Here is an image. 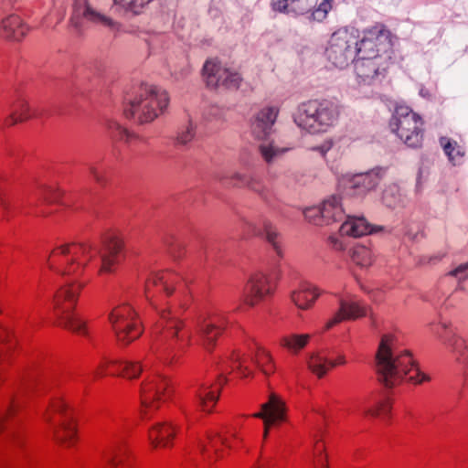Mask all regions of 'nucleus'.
Here are the masks:
<instances>
[{
    "mask_svg": "<svg viewBox=\"0 0 468 468\" xmlns=\"http://www.w3.org/2000/svg\"><path fill=\"white\" fill-rule=\"evenodd\" d=\"M357 57L358 58L355 62V70L357 77L364 82L373 80L382 71H385L390 65V62H387L384 65L383 60L367 56Z\"/></svg>",
    "mask_w": 468,
    "mask_h": 468,
    "instance_id": "c85d7f7f",
    "label": "nucleus"
},
{
    "mask_svg": "<svg viewBox=\"0 0 468 468\" xmlns=\"http://www.w3.org/2000/svg\"><path fill=\"white\" fill-rule=\"evenodd\" d=\"M171 307L159 310V320L153 328L154 339L147 357L142 361L119 360L118 377L133 380L151 370L150 356L165 366L176 364L192 344V332Z\"/></svg>",
    "mask_w": 468,
    "mask_h": 468,
    "instance_id": "f03ea898",
    "label": "nucleus"
},
{
    "mask_svg": "<svg viewBox=\"0 0 468 468\" xmlns=\"http://www.w3.org/2000/svg\"><path fill=\"white\" fill-rule=\"evenodd\" d=\"M90 174L94 179V181L99 184L100 186H106L109 182L108 177V172L106 168L98 165H92L89 168Z\"/></svg>",
    "mask_w": 468,
    "mask_h": 468,
    "instance_id": "09e8293b",
    "label": "nucleus"
},
{
    "mask_svg": "<svg viewBox=\"0 0 468 468\" xmlns=\"http://www.w3.org/2000/svg\"><path fill=\"white\" fill-rule=\"evenodd\" d=\"M28 27L17 15L5 17L0 24V36L9 41H20L27 34Z\"/></svg>",
    "mask_w": 468,
    "mask_h": 468,
    "instance_id": "7c9ffc66",
    "label": "nucleus"
},
{
    "mask_svg": "<svg viewBox=\"0 0 468 468\" xmlns=\"http://www.w3.org/2000/svg\"><path fill=\"white\" fill-rule=\"evenodd\" d=\"M77 17H82L86 21L107 28L113 33L119 32L121 29V25L118 22L92 7L87 0H77L72 20L74 21Z\"/></svg>",
    "mask_w": 468,
    "mask_h": 468,
    "instance_id": "393cba45",
    "label": "nucleus"
},
{
    "mask_svg": "<svg viewBox=\"0 0 468 468\" xmlns=\"http://www.w3.org/2000/svg\"><path fill=\"white\" fill-rule=\"evenodd\" d=\"M43 420L51 426L57 443L65 447H71L76 443L77 421L73 409L65 396L56 394L50 399L48 407L43 413Z\"/></svg>",
    "mask_w": 468,
    "mask_h": 468,
    "instance_id": "20e7f679",
    "label": "nucleus"
},
{
    "mask_svg": "<svg viewBox=\"0 0 468 468\" xmlns=\"http://www.w3.org/2000/svg\"><path fill=\"white\" fill-rule=\"evenodd\" d=\"M440 144L443 148L445 154L453 165H459L464 156L463 146L448 137H441Z\"/></svg>",
    "mask_w": 468,
    "mask_h": 468,
    "instance_id": "e433bc0d",
    "label": "nucleus"
},
{
    "mask_svg": "<svg viewBox=\"0 0 468 468\" xmlns=\"http://www.w3.org/2000/svg\"><path fill=\"white\" fill-rule=\"evenodd\" d=\"M194 134V129L192 125H189L186 127V131H183L178 133L176 138L177 143L180 144H186L193 139Z\"/></svg>",
    "mask_w": 468,
    "mask_h": 468,
    "instance_id": "3c124183",
    "label": "nucleus"
},
{
    "mask_svg": "<svg viewBox=\"0 0 468 468\" xmlns=\"http://www.w3.org/2000/svg\"><path fill=\"white\" fill-rule=\"evenodd\" d=\"M344 209L338 196H331L325 199L320 207H310L303 211V215L310 222L330 224L344 218Z\"/></svg>",
    "mask_w": 468,
    "mask_h": 468,
    "instance_id": "5701e85b",
    "label": "nucleus"
},
{
    "mask_svg": "<svg viewBox=\"0 0 468 468\" xmlns=\"http://www.w3.org/2000/svg\"><path fill=\"white\" fill-rule=\"evenodd\" d=\"M389 127L410 147H419L423 139V121L409 106L397 105Z\"/></svg>",
    "mask_w": 468,
    "mask_h": 468,
    "instance_id": "9d476101",
    "label": "nucleus"
},
{
    "mask_svg": "<svg viewBox=\"0 0 468 468\" xmlns=\"http://www.w3.org/2000/svg\"><path fill=\"white\" fill-rule=\"evenodd\" d=\"M218 369L220 374L213 380H207L200 383L195 389L198 409L207 414L214 412L215 407L224 385L228 382L227 374H233L234 366H229L224 358L219 362Z\"/></svg>",
    "mask_w": 468,
    "mask_h": 468,
    "instance_id": "2eb2a0df",
    "label": "nucleus"
},
{
    "mask_svg": "<svg viewBox=\"0 0 468 468\" xmlns=\"http://www.w3.org/2000/svg\"><path fill=\"white\" fill-rule=\"evenodd\" d=\"M398 339L393 334L382 335L376 355L378 379L386 387L391 388L402 382L421 384L430 377L421 372L411 353L396 348Z\"/></svg>",
    "mask_w": 468,
    "mask_h": 468,
    "instance_id": "7ed1b4c3",
    "label": "nucleus"
},
{
    "mask_svg": "<svg viewBox=\"0 0 468 468\" xmlns=\"http://www.w3.org/2000/svg\"><path fill=\"white\" fill-rule=\"evenodd\" d=\"M252 416L263 420V438L266 439L269 430L272 426L280 425L286 420L287 408L281 396L276 393H271L268 400L261 405V410Z\"/></svg>",
    "mask_w": 468,
    "mask_h": 468,
    "instance_id": "4be33fe9",
    "label": "nucleus"
},
{
    "mask_svg": "<svg viewBox=\"0 0 468 468\" xmlns=\"http://www.w3.org/2000/svg\"><path fill=\"white\" fill-rule=\"evenodd\" d=\"M231 441L227 435L209 432L203 438L199 439L197 443L198 451L202 459L208 465H212L218 460L224 458L227 451L233 446V441L237 440L235 435H232Z\"/></svg>",
    "mask_w": 468,
    "mask_h": 468,
    "instance_id": "aec40b11",
    "label": "nucleus"
},
{
    "mask_svg": "<svg viewBox=\"0 0 468 468\" xmlns=\"http://www.w3.org/2000/svg\"><path fill=\"white\" fill-rule=\"evenodd\" d=\"M125 259V243L119 234L105 236L101 247L91 241L68 242L56 246L47 259L48 268L70 281L59 286L52 298L53 314L58 326L89 337L90 322L76 314L83 289L96 270L98 276L112 274Z\"/></svg>",
    "mask_w": 468,
    "mask_h": 468,
    "instance_id": "f257e3e1",
    "label": "nucleus"
},
{
    "mask_svg": "<svg viewBox=\"0 0 468 468\" xmlns=\"http://www.w3.org/2000/svg\"><path fill=\"white\" fill-rule=\"evenodd\" d=\"M338 116L339 108L335 103L313 100L301 105L296 122L310 133H320L334 125Z\"/></svg>",
    "mask_w": 468,
    "mask_h": 468,
    "instance_id": "0eeeda50",
    "label": "nucleus"
},
{
    "mask_svg": "<svg viewBox=\"0 0 468 468\" xmlns=\"http://www.w3.org/2000/svg\"><path fill=\"white\" fill-rule=\"evenodd\" d=\"M179 280V275L170 270L152 271L144 283L146 300L157 309L159 299L171 295Z\"/></svg>",
    "mask_w": 468,
    "mask_h": 468,
    "instance_id": "f3484780",
    "label": "nucleus"
},
{
    "mask_svg": "<svg viewBox=\"0 0 468 468\" xmlns=\"http://www.w3.org/2000/svg\"><path fill=\"white\" fill-rule=\"evenodd\" d=\"M167 91L157 86H147L124 109V115L138 123L153 122L168 107Z\"/></svg>",
    "mask_w": 468,
    "mask_h": 468,
    "instance_id": "423d86ee",
    "label": "nucleus"
},
{
    "mask_svg": "<svg viewBox=\"0 0 468 468\" xmlns=\"http://www.w3.org/2000/svg\"><path fill=\"white\" fill-rule=\"evenodd\" d=\"M31 116L32 112L28 101L25 99H21L14 105L13 112L5 119L4 125L10 127L17 122L29 119Z\"/></svg>",
    "mask_w": 468,
    "mask_h": 468,
    "instance_id": "c9c22d12",
    "label": "nucleus"
},
{
    "mask_svg": "<svg viewBox=\"0 0 468 468\" xmlns=\"http://www.w3.org/2000/svg\"><path fill=\"white\" fill-rule=\"evenodd\" d=\"M343 236L344 235H341V232L339 231V235H332L328 238L329 245L333 250L340 251L346 249V244Z\"/></svg>",
    "mask_w": 468,
    "mask_h": 468,
    "instance_id": "8fccbe9b",
    "label": "nucleus"
},
{
    "mask_svg": "<svg viewBox=\"0 0 468 468\" xmlns=\"http://www.w3.org/2000/svg\"><path fill=\"white\" fill-rule=\"evenodd\" d=\"M453 280L455 288L446 299V303L450 305L455 300H463V294L468 298V262L459 264L441 278L439 287L443 293Z\"/></svg>",
    "mask_w": 468,
    "mask_h": 468,
    "instance_id": "b1692460",
    "label": "nucleus"
},
{
    "mask_svg": "<svg viewBox=\"0 0 468 468\" xmlns=\"http://www.w3.org/2000/svg\"><path fill=\"white\" fill-rule=\"evenodd\" d=\"M393 55V36L383 24H376L364 31L360 42H357V56L383 60V64L391 63Z\"/></svg>",
    "mask_w": 468,
    "mask_h": 468,
    "instance_id": "1a4fd4ad",
    "label": "nucleus"
},
{
    "mask_svg": "<svg viewBox=\"0 0 468 468\" xmlns=\"http://www.w3.org/2000/svg\"><path fill=\"white\" fill-rule=\"evenodd\" d=\"M263 232L266 236V240L271 245L273 250L279 257L282 256V247L281 236L277 232L275 227L270 222H263Z\"/></svg>",
    "mask_w": 468,
    "mask_h": 468,
    "instance_id": "a19ab883",
    "label": "nucleus"
},
{
    "mask_svg": "<svg viewBox=\"0 0 468 468\" xmlns=\"http://www.w3.org/2000/svg\"><path fill=\"white\" fill-rule=\"evenodd\" d=\"M277 282L272 275L257 271L252 273L244 289L243 302L254 307L261 302L271 298L276 291Z\"/></svg>",
    "mask_w": 468,
    "mask_h": 468,
    "instance_id": "a211bd4d",
    "label": "nucleus"
},
{
    "mask_svg": "<svg viewBox=\"0 0 468 468\" xmlns=\"http://www.w3.org/2000/svg\"><path fill=\"white\" fill-rule=\"evenodd\" d=\"M275 12L306 16L310 21L323 22L332 9L331 0H271Z\"/></svg>",
    "mask_w": 468,
    "mask_h": 468,
    "instance_id": "ddd939ff",
    "label": "nucleus"
},
{
    "mask_svg": "<svg viewBox=\"0 0 468 468\" xmlns=\"http://www.w3.org/2000/svg\"><path fill=\"white\" fill-rule=\"evenodd\" d=\"M378 183L376 175L366 173L358 174L348 180L347 187L355 196H362L373 189Z\"/></svg>",
    "mask_w": 468,
    "mask_h": 468,
    "instance_id": "f704fd0d",
    "label": "nucleus"
},
{
    "mask_svg": "<svg viewBox=\"0 0 468 468\" xmlns=\"http://www.w3.org/2000/svg\"><path fill=\"white\" fill-rule=\"evenodd\" d=\"M153 0H113L114 5L133 15L141 14Z\"/></svg>",
    "mask_w": 468,
    "mask_h": 468,
    "instance_id": "37998d69",
    "label": "nucleus"
},
{
    "mask_svg": "<svg viewBox=\"0 0 468 468\" xmlns=\"http://www.w3.org/2000/svg\"><path fill=\"white\" fill-rule=\"evenodd\" d=\"M279 109L265 107L256 115L251 129L253 135L259 140H266L271 133V127L278 116Z\"/></svg>",
    "mask_w": 468,
    "mask_h": 468,
    "instance_id": "c756f323",
    "label": "nucleus"
},
{
    "mask_svg": "<svg viewBox=\"0 0 468 468\" xmlns=\"http://www.w3.org/2000/svg\"><path fill=\"white\" fill-rule=\"evenodd\" d=\"M332 148V142L326 141L323 144L313 148L314 151H317L321 154V155L324 156L325 154Z\"/></svg>",
    "mask_w": 468,
    "mask_h": 468,
    "instance_id": "864d4df0",
    "label": "nucleus"
},
{
    "mask_svg": "<svg viewBox=\"0 0 468 468\" xmlns=\"http://www.w3.org/2000/svg\"><path fill=\"white\" fill-rule=\"evenodd\" d=\"M320 290L309 282L301 283L291 293L292 302L302 310L310 309L320 296Z\"/></svg>",
    "mask_w": 468,
    "mask_h": 468,
    "instance_id": "2f4dec72",
    "label": "nucleus"
},
{
    "mask_svg": "<svg viewBox=\"0 0 468 468\" xmlns=\"http://www.w3.org/2000/svg\"><path fill=\"white\" fill-rule=\"evenodd\" d=\"M314 468H328L327 455L325 453V442L323 439H317L313 449Z\"/></svg>",
    "mask_w": 468,
    "mask_h": 468,
    "instance_id": "79ce46f5",
    "label": "nucleus"
},
{
    "mask_svg": "<svg viewBox=\"0 0 468 468\" xmlns=\"http://www.w3.org/2000/svg\"><path fill=\"white\" fill-rule=\"evenodd\" d=\"M346 363L344 355L339 354L335 357H330L325 350L311 352L306 356L308 369L318 378H324L334 367Z\"/></svg>",
    "mask_w": 468,
    "mask_h": 468,
    "instance_id": "bb28decb",
    "label": "nucleus"
},
{
    "mask_svg": "<svg viewBox=\"0 0 468 468\" xmlns=\"http://www.w3.org/2000/svg\"><path fill=\"white\" fill-rule=\"evenodd\" d=\"M383 201L388 205V206H392V202L390 200H388V191H386L383 195Z\"/></svg>",
    "mask_w": 468,
    "mask_h": 468,
    "instance_id": "6e6d98bb",
    "label": "nucleus"
},
{
    "mask_svg": "<svg viewBox=\"0 0 468 468\" xmlns=\"http://www.w3.org/2000/svg\"><path fill=\"white\" fill-rule=\"evenodd\" d=\"M230 184L235 186H249L255 191H259V188L252 182L250 176L241 173H232L229 176Z\"/></svg>",
    "mask_w": 468,
    "mask_h": 468,
    "instance_id": "de8ad7c7",
    "label": "nucleus"
},
{
    "mask_svg": "<svg viewBox=\"0 0 468 468\" xmlns=\"http://www.w3.org/2000/svg\"><path fill=\"white\" fill-rule=\"evenodd\" d=\"M180 426L171 420L154 422L147 431V440L153 450L170 449L174 446Z\"/></svg>",
    "mask_w": 468,
    "mask_h": 468,
    "instance_id": "412c9836",
    "label": "nucleus"
},
{
    "mask_svg": "<svg viewBox=\"0 0 468 468\" xmlns=\"http://www.w3.org/2000/svg\"><path fill=\"white\" fill-rule=\"evenodd\" d=\"M449 345L452 347V351L458 361L463 363L468 361V343L465 339L458 335H453Z\"/></svg>",
    "mask_w": 468,
    "mask_h": 468,
    "instance_id": "c03bdc74",
    "label": "nucleus"
},
{
    "mask_svg": "<svg viewBox=\"0 0 468 468\" xmlns=\"http://www.w3.org/2000/svg\"><path fill=\"white\" fill-rule=\"evenodd\" d=\"M391 410V400L388 398H381L367 405L364 409L365 414L370 417H388Z\"/></svg>",
    "mask_w": 468,
    "mask_h": 468,
    "instance_id": "58836bf2",
    "label": "nucleus"
},
{
    "mask_svg": "<svg viewBox=\"0 0 468 468\" xmlns=\"http://www.w3.org/2000/svg\"><path fill=\"white\" fill-rule=\"evenodd\" d=\"M140 414L143 420H151L167 402L174 387L170 377L151 369L143 378L139 389Z\"/></svg>",
    "mask_w": 468,
    "mask_h": 468,
    "instance_id": "39448f33",
    "label": "nucleus"
},
{
    "mask_svg": "<svg viewBox=\"0 0 468 468\" xmlns=\"http://www.w3.org/2000/svg\"><path fill=\"white\" fill-rule=\"evenodd\" d=\"M5 179L4 176L0 174V206L5 212H9L10 210V203L5 198Z\"/></svg>",
    "mask_w": 468,
    "mask_h": 468,
    "instance_id": "603ef678",
    "label": "nucleus"
},
{
    "mask_svg": "<svg viewBox=\"0 0 468 468\" xmlns=\"http://www.w3.org/2000/svg\"><path fill=\"white\" fill-rule=\"evenodd\" d=\"M310 334L288 333L279 339V346L293 356L299 355L309 345Z\"/></svg>",
    "mask_w": 468,
    "mask_h": 468,
    "instance_id": "72a5a7b5",
    "label": "nucleus"
},
{
    "mask_svg": "<svg viewBox=\"0 0 468 468\" xmlns=\"http://www.w3.org/2000/svg\"><path fill=\"white\" fill-rule=\"evenodd\" d=\"M325 54L335 67L344 68L357 55V37L346 28L336 30L330 37Z\"/></svg>",
    "mask_w": 468,
    "mask_h": 468,
    "instance_id": "4468645a",
    "label": "nucleus"
},
{
    "mask_svg": "<svg viewBox=\"0 0 468 468\" xmlns=\"http://www.w3.org/2000/svg\"><path fill=\"white\" fill-rule=\"evenodd\" d=\"M108 319L118 343L122 346L130 345L144 333L143 323L138 313L128 303L114 306Z\"/></svg>",
    "mask_w": 468,
    "mask_h": 468,
    "instance_id": "6e6552de",
    "label": "nucleus"
},
{
    "mask_svg": "<svg viewBox=\"0 0 468 468\" xmlns=\"http://www.w3.org/2000/svg\"><path fill=\"white\" fill-rule=\"evenodd\" d=\"M374 228L364 217L348 216L341 225L339 231L341 235L358 238L374 232Z\"/></svg>",
    "mask_w": 468,
    "mask_h": 468,
    "instance_id": "473e14b6",
    "label": "nucleus"
},
{
    "mask_svg": "<svg viewBox=\"0 0 468 468\" xmlns=\"http://www.w3.org/2000/svg\"><path fill=\"white\" fill-rule=\"evenodd\" d=\"M16 347V340L13 332L5 327L0 326V386L4 382V372L11 364Z\"/></svg>",
    "mask_w": 468,
    "mask_h": 468,
    "instance_id": "cd10ccee",
    "label": "nucleus"
},
{
    "mask_svg": "<svg viewBox=\"0 0 468 468\" xmlns=\"http://www.w3.org/2000/svg\"><path fill=\"white\" fill-rule=\"evenodd\" d=\"M229 324V315L221 310H210L197 316L195 324L196 333L202 347L211 353L218 339L224 334Z\"/></svg>",
    "mask_w": 468,
    "mask_h": 468,
    "instance_id": "f8f14e48",
    "label": "nucleus"
},
{
    "mask_svg": "<svg viewBox=\"0 0 468 468\" xmlns=\"http://www.w3.org/2000/svg\"><path fill=\"white\" fill-rule=\"evenodd\" d=\"M259 150L262 158L267 162H271L275 157L282 154L287 151L285 148H279L272 144V143H262L259 146Z\"/></svg>",
    "mask_w": 468,
    "mask_h": 468,
    "instance_id": "49530a36",
    "label": "nucleus"
},
{
    "mask_svg": "<svg viewBox=\"0 0 468 468\" xmlns=\"http://www.w3.org/2000/svg\"><path fill=\"white\" fill-rule=\"evenodd\" d=\"M109 131L111 135L118 141H123L127 144H131L137 138L135 134L129 132L126 128L120 125L118 122H112L109 123Z\"/></svg>",
    "mask_w": 468,
    "mask_h": 468,
    "instance_id": "a18cd8bd",
    "label": "nucleus"
},
{
    "mask_svg": "<svg viewBox=\"0 0 468 468\" xmlns=\"http://www.w3.org/2000/svg\"><path fill=\"white\" fill-rule=\"evenodd\" d=\"M244 224L245 227L249 229V234L250 236H258L261 233V230L257 229L251 222L246 221Z\"/></svg>",
    "mask_w": 468,
    "mask_h": 468,
    "instance_id": "5fc2aeb1",
    "label": "nucleus"
},
{
    "mask_svg": "<svg viewBox=\"0 0 468 468\" xmlns=\"http://www.w3.org/2000/svg\"><path fill=\"white\" fill-rule=\"evenodd\" d=\"M118 364L119 359L101 358L93 371L94 378H101L106 376H118Z\"/></svg>",
    "mask_w": 468,
    "mask_h": 468,
    "instance_id": "ea45409f",
    "label": "nucleus"
},
{
    "mask_svg": "<svg viewBox=\"0 0 468 468\" xmlns=\"http://www.w3.org/2000/svg\"><path fill=\"white\" fill-rule=\"evenodd\" d=\"M227 365L234 366L233 374L245 378L252 375V362L257 364L262 373L271 376L275 372V363L270 351L256 346L253 358L242 353L239 349H234L223 357Z\"/></svg>",
    "mask_w": 468,
    "mask_h": 468,
    "instance_id": "9b49d317",
    "label": "nucleus"
},
{
    "mask_svg": "<svg viewBox=\"0 0 468 468\" xmlns=\"http://www.w3.org/2000/svg\"><path fill=\"white\" fill-rule=\"evenodd\" d=\"M109 468H133V452L127 439L116 438L104 453Z\"/></svg>",
    "mask_w": 468,
    "mask_h": 468,
    "instance_id": "a878e982",
    "label": "nucleus"
},
{
    "mask_svg": "<svg viewBox=\"0 0 468 468\" xmlns=\"http://www.w3.org/2000/svg\"><path fill=\"white\" fill-rule=\"evenodd\" d=\"M351 260L356 265L367 268L372 265L374 255L370 248L357 244L352 249Z\"/></svg>",
    "mask_w": 468,
    "mask_h": 468,
    "instance_id": "4c0bfd02",
    "label": "nucleus"
},
{
    "mask_svg": "<svg viewBox=\"0 0 468 468\" xmlns=\"http://www.w3.org/2000/svg\"><path fill=\"white\" fill-rule=\"evenodd\" d=\"M203 77L207 87L216 89H239L241 76L238 71L223 66L217 59H207L203 67Z\"/></svg>",
    "mask_w": 468,
    "mask_h": 468,
    "instance_id": "6ab92c4d",
    "label": "nucleus"
},
{
    "mask_svg": "<svg viewBox=\"0 0 468 468\" xmlns=\"http://www.w3.org/2000/svg\"><path fill=\"white\" fill-rule=\"evenodd\" d=\"M338 310L324 323L321 333L331 330L344 321L366 317L370 310L364 302L346 292L338 295Z\"/></svg>",
    "mask_w": 468,
    "mask_h": 468,
    "instance_id": "dca6fc26",
    "label": "nucleus"
}]
</instances>
